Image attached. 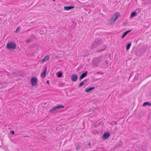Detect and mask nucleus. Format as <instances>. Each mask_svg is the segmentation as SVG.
Instances as JSON below:
<instances>
[{"mask_svg": "<svg viewBox=\"0 0 151 151\" xmlns=\"http://www.w3.org/2000/svg\"><path fill=\"white\" fill-rule=\"evenodd\" d=\"M136 13L134 11L132 12L131 13V14L130 16V18H132L136 16Z\"/></svg>", "mask_w": 151, "mask_h": 151, "instance_id": "nucleus-20", "label": "nucleus"}, {"mask_svg": "<svg viewBox=\"0 0 151 151\" xmlns=\"http://www.w3.org/2000/svg\"><path fill=\"white\" fill-rule=\"evenodd\" d=\"M88 81V79H86L85 80H84V81H82L79 85L78 87L80 88V87H81V86H83L84 84V83L85 82L87 81Z\"/></svg>", "mask_w": 151, "mask_h": 151, "instance_id": "nucleus-17", "label": "nucleus"}, {"mask_svg": "<svg viewBox=\"0 0 151 151\" xmlns=\"http://www.w3.org/2000/svg\"><path fill=\"white\" fill-rule=\"evenodd\" d=\"M52 1H55V0H52Z\"/></svg>", "mask_w": 151, "mask_h": 151, "instance_id": "nucleus-34", "label": "nucleus"}, {"mask_svg": "<svg viewBox=\"0 0 151 151\" xmlns=\"http://www.w3.org/2000/svg\"><path fill=\"white\" fill-rule=\"evenodd\" d=\"M95 88V87H91L89 88H87L85 89V91L87 93H88L90 92L91 91L94 89Z\"/></svg>", "mask_w": 151, "mask_h": 151, "instance_id": "nucleus-14", "label": "nucleus"}, {"mask_svg": "<svg viewBox=\"0 0 151 151\" xmlns=\"http://www.w3.org/2000/svg\"><path fill=\"white\" fill-rule=\"evenodd\" d=\"M132 43L131 42H129L127 44L126 47V49L127 50H128L129 49Z\"/></svg>", "mask_w": 151, "mask_h": 151, "instance_id": "nucleus-21", "label": "nucleus"}, {"mask_svg": "<svg viewBox=\"0 0 151 151\" xmlns=\"http://www.w3.org/2000/svg\"><path fill=\"white\" fill-rule=\"evenodd\" d=\"M16 45L14 42H8L6 45V48L9 50H15L16 48Z\"/></svg>", "mask_w": 151, "mask_h": 151, "instance_id": "nucleus-2", "label": "nucleus"}, {"mask_svg": "<svg viewBox=\"0 0 151 151\" xmlns=\"http://www.w3.org/2000/svg\"><path fill=\"white\" fill-rule=\"evenodd\" d=\"M136 55L138 56H141L142 54V50L140 49H137L135 52Z\"/></svg>", "mask_w": 151, "mask_h": 151, "instance_id": "nucleus-8", "label": "nucleus"}, {"mask_svg": "<svg viewBox=\"0 0 151 151\" xmlns=\"http://www.w3.org/2000/svg\"><path fill=\"white\" fill-rule=\"evenodd\" d=\"M81 149V147L79 145H77L76 147V150L78 151Z\"/></svg>", "mask_w": 151, "mask_h": 151, "instance_id": "nucleus-24", "label": "nucleus"}, {"mask_svg": "<svg viewBox=\"0 0 151 151\" xmlns=\"http://www.w3.org/2000/svg\"><path fill=\"white\" fill-rule=\"evenodd\" d=\"M57 76L58 78H61L62 76V73L61 72L59 71L57 73Z\"/></svg>", "mask_w": 151, "mask_h": 151, "instance_id": "nucleus-22", "label": "nucleus"}, {"mask_svg": "<svg viewBox=\"0 0 151 151\" xmlns=\"http://www.w3.org/2000/svg\"><path fill=\"white\" fill-rule=\"evenodd\" d=\"M10 132L12 134H14V132L13 131H10Z\"/></svg>", "mask_w": 151, "mask_h": 151, "instance_id": "nucleus-28", "label": "nucleus"}, {"mask_svg": "<svg viewBox=\"0 0 151 151\" xmlns=\"http://www.w3.org/2000/svg\"><path fill=\"white\" fill-rule=\"evenodd\" d=\"M78 78V75L76 74H72L71 76V79L73 81L75 82Z\"/></svg>", "mask_w": 151, "mask_h": 151, "instance_id": "nucleus-10", "label": "nucleus"}, {"mask_svg": "<svg viewBox=\"0 0 151 151\" xmlns=\"http://www.w3.org/2000/svg\"><path fill=\"white\" fill-rule=\"evenodd\" d=\"M103 48L102 49H101L100 50H97L96 51L97 52H100L101 51H104L106 49V46L105 45H103L102 46Z\"/></svg>", "mask_w": 151, "mask_h": 151, "instance_id": "nucleus-15", "label": "nucleus"}, {"mask_svg": "<svg viewBox=\"0 0 151 151\" xmlns=\"http://www.w3.org/2000/svg\"><path fill=\"white\" fill-rule=\"evenodd\" d=\"M20 27H18L17 28V29H16V31H15V32H19V31L18 30H20Z\"/></svg>", "mask_w": 151, "mask_h": 151, "instance_id": "nucleus-27", "label": "nucleus"}, {"mask_svg": "<svg viewBox=\"0 0 151 151\" xmlns=\"http://www.w3.org/2000/svg\"><path fill=\"white\" fill-rule=\"evenodd\" d=\"M98 46H99V45L97 44L96 42L94 41L92 44L91 46V48L93 49L97 47Z\"/></svg>", "mask_w": 151, "mask_h": 151, "instance_id": "nucleus-13", "label": "nucleus"}, {"mask_svg": "<svg viewBox=\"0 0 151 151\" xmlns=\"http://www.w3.org/2000/svg\"><path fill=\"white\" fill-rule=\"evenodd\" d=\"M105 63L107 65L108 64V61L107 60H106L105 61Z\"/></svg>", "mask_w": 151, "mask_h": 151, "instance_id": "nucleus-31", "label": "nucleus"}, {"mask_svg": "<svg viewBox=\"0 0 151 151\" xmlns=\"http://www.w3.org/2000/svg\"><path fill=\"white\" fill-rule=\"evenodd\" d=\"M103 60V56L102 55H100L98 57H95L93 58V64L95 66H97L99 63L101 62Z\"/></svg>", "mask_w": 151, "mask_h": 151, "instance_id": "nucleus-1", "label": "nucleus"}, {"mask_svg": "<svg viewBox=\"0 0 151 151\" xmlns=\"http://www.w3.org/2000/svg\"><path fill=\"white\" fill-rule=\"evenodd\" d=\"M47 72V67H45L44 69L43 73H41V77L42 78H44L46 76Z\"/></svg>", "mask_w": 151, "mask_h": 151, "instance_id": "nucleus-12", "label": "nucleus"}, {"mask_svg": "<svg viewBox=\"0 0 151 151\" xmlns=\"http://www.w3.org/2000/svg\"><path fill=\"white\" fill-rule=\"evenodd\" d=\"M122 145V143L121 140H119L118 143L116 144L115 146V147L116 148L120 147Z\"/></svg>", "mask_w": 151, "mask_h": 151, "instance_id": "nucleus-16", "label": "nucleus"}, {"mask_svg": "<svg viewBox=\"0 0 151 151\" xmlns=\"http://www.w3.org/2000/svg\"><path fill=\"white\" fill-rule=\"evenodd\" d=\"M29 41H30L29 39L27 40L26 41V43H28L29 42Z\"/></svg>", "mask_w": 151, "mask_h": 151, "instance_id": "nucleus-29", "label": "nucleus"}, {"mask_svg": "<svg viewBox=\"0 0 151 151\" xmlns=\"http://www.w3.org/2000/svg\"><path fill=\"white\" fill-rule=\"evenodd\" d=\"M115 123V124H117V122H115V123Z\"/></svg>", "mask_w": 151, "mask_h": 151, "instance_id": "nucleus-33", "label": "nucleus"}, {"mask_svg": "<svg viewBox=\"0 0 151 151\" xmlns=\"http://www.w3.org/2000/svg\"><path fill=\"white\" fill-rule=\"evenodd\" d=\"M75 6L73 5H70L69 6H65L64 7V9L65 10L68 11L71 9H74Z\"/></svg>", "mask_w": 151, "mask_h": 151, "instance_id": "nucleus-11", "label": "nucleus"}, {"mask_svg": "<svg viewBox=\"0 0 151 151\" xmlns=\"http://www.w3.org/2000/svg\"><path fill=\"white\" fill-rule=\"evenodd\" d=\"M132 30V29H131L130 30H127L124 32L127 35L128 33L131 32Z\"/></svg>", "mask_w": 151, "mask_h": 151, "instance_id": "nucleus-25", "label": "nucleus"}, {"mask_svg": "<svg viewBox=\"0 0 151 151\" xmlns=\"http://www.w3.org/2000/svg\"><path fill=\"white\" fill-rule=\"evenodd\" d=\"M64 106L60 104H58L55 107H52V109H50L49 111L50 113H51L53 111L56 110L58 109H59L60 108H64Z\"/></svg>", "mask_w": 151, "mask_h": 151, "instance_id": "nucleus-3", "label": "nucleus"}, {"mask_svg": "<svg viewBox=\"0 0 151 151\" xmlns=\"http://www.w3.org/2000/svg\"><path fill=\"white\" fill-rule=\"evenodd\" d=\"M23 137H29V136L28 135H24L23 136Z\"/></svg>", "mask_w": 151, "mask_h": 151, "instance_id": "nucleus-32", "label": "nucleus"}, {"mask_svg": "<svg viewBox=\"0 0 151 151\" xmlns=\"http://www.w3.org/2000/svg\"><path fill=\"white\" fill-rule=\"evenodd\" d=\"M46 83H47V84H49V81H48V80H47V81H46Z\"/></svg>", "mask_w": 151, "mask_h": 151, "instance_id": "nucleus-30", "label": "nucleus"}, {"mask_svg": "<svg viewBox=\"0 0 151 151\" xmlns=\"http://www.w3.org/2000/svg\"><path fill=\"white\" fill-rule=\"evenodd\" d=\"M126 35H127L124 32L122 35V36L121 38L122 39Z\"/></svg>", "mask_w": 151, "mask_h": 151, "instance_id": "nucleus-26", "label": "nucleus"}, {"mask_svg": "<svg viewBox=\"0 0 151 151\" xmlns=\"http://www.w3.org/2000/svg\"><path fill=\"white\" fill-rule=\"evenodd\" d=\"M49 55H47L41 60V63H44L45 61L49 59Z\"/></svg>", "mask_w": 151, "mask_h": 151, "instance_id": "nucleus-18", "label": "nucleus"}, {"mask_svg": "<svg viewBox=\"0 0 151 151\" xmlns=\"http://www.w3.org/2000/svg\"><path fill=\"white\" fill-rule=\"evenodd\" d=\"M92 147L91 146V144L90 142H89L88 143V145L86 146V145L85 146V148L86 149V148H91Z\"/></svg>", "mask_w": 151, "mask_h": 151, "instance_id": "nucleus-23", "label": "nucleus"}, {"mask_svg": "<svg viewBox=\"0 0 151 151\" xmlns=\"http://www.w3.org/2000/svg\"><path fill=\"white\" fill-rule=\"evenodd\" d=\"M120 14L119 12H116L113 16V17H112L111 20V21L112 23H114L116 20L120 17Z\"/></svg>", "mask_w": 151, "mask_h": 151, "instance_id": "nucleus-4", "label": "nucleus"}, {"mask_svg": "<svg viewBox=\"0 0 151 151\" xmlns=\"http://www.w3.org/2000/svg\"><path fill=\"white\" fill-rule=\"evenodd\" d=\"M88 71H86L85 72L82 73L81 75L80 76L79 78V80L80 81H81L82 79L86 77Z\"/></svg>", "mask_w": 151, "mask_h": 151, "instance_id": "nucleus-9", "label": "nucleus"}, {"mask_svg": "<svg viewBox=\"0 0 151 151\" xmlns=\"http://www.w3.org/2000/svg\"><path fill=\"white\" fill-rule=\"evenodd\" d=\"M110 135L109 132H106L104 133L102 138L104 140H106L110 137Z\"/></svg>", "mask_w": 151, "mask_h": 151, "instance_id": "nucleus-7", "label": "nucleus"}, {"mask_svg": "<svg viewBox=\"0 0 151 151\" xmlns=\"http://www.w3.org/2000/svg\"><path fill=\"white\" fill-rule=\"evenodd\" d=\"M37 78L36 77H32L31 78V83L32 85L33 86L37 85Z\"/></svg>", "mask_w": 151, "mask_h": 151, "instance_id": "nucleus-5", "label": "nucleus"}, {"mask_svg": "<svg viewBox=\"0 0 151 151\" xmlns=\"http://www.w3.org/2000/svg\"><path fill=\"white\" fill-rule=\"evenodd\" d=\"M147 105H148L149 106H151V104L148 102H144L143 104V106H146Z\"/></svg>", "mask_w": 151, "mask_h": 151, "instance_id": "nucleus-19", "label": "nucleus"}, {"mask_svg": "<svg viewBox=\"0 0 151 151\" xmlns=\"http://www.w3.org/2000/svg\"><path fill=\"white\" fill-rule=\"evenodd\" d=\"M94 41L99 46L102 44L104 42L103 40L101 38L96 39Z\"/></svg>", "mask_w": 151, "mask_h": 151, "instance_id": "nucleus-6", "label": "nucleus"}]
</instances>
